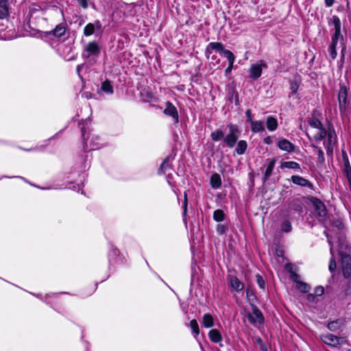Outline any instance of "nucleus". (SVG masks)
I'll list each match as a JSON object with an SVG mask.
<instances>
[{
  "label": "nucleus",
  "mask_w": 351,
  "mask_h": 351,
  "mask_svg": "<svg viewBox=\"0 0 351 351\" xmlns=\"http://www.w3.org/2000/svg\"><path fill=\"white\" fill-rule=\"evenodd\" d=\"M317 130L318 132L313 136L314 141L317 143L326 138V140L324 141V145L327 156L332 158L333 156L334 148L337 144V136L333 125L329 123L327 128L322 127Z\"/></svg>",
  "instance_id": "obj_1"
},
{
  "label": "nucleus",
  "mask_w": 351,
  "mask_h": 351,
  "mask_svg": "<svg viewBox=\"0 0 351 351\" xmlns=\"http://www.w3.org/2000/svg\"><path fill=\"white\" fill-rule=\"evenodd\" d=\"M80 125L81 126L84 149L95 150L101 147L103 143L101 137L95 134H90V136H89V134L86 136L84 126H82V123H80Z\"/></svg>",
  "instance_id": "obj_2"
},
{
  "label": "nucleus",
  "mask_w": 351,
  "mask_h": 351,
  "mask_svg": "<svg viewBox=\"0 0 351 351\" xmlns=\"http://www.w3.org/2000/svg\"><path fill=\"white\" fill-rule=\"evenodd\" d=\"M340 256V264L343 277L346 279L351 280V256L342 251L339 252Z\"/></svg>",
  "instance_id": "obj_3"
},
{
  "label": "nucleus",
  "mask_w": 351,
  "mask_h": 351,
  "mask_svg": "<svg viewBox=\"0 0 351 351\" xmlns=\"http://www.w3.org/2000/svg\"><path fill=\"white\" fill-rule=\"evenodd\" d=\"M330 24H332L334 26L335 33L332 36L331 39V44L330 47H337L338 41L341 36V23L339 18L334 15L330 19V21L329 22Z\"/></svg>",
  "instance_id": "obj_4"
},
{
  "label": "nucleus",
  "mask_w": 351,
  "mask_h": 351,
  "mask_svg": "<svg viewBox=\"0 0 351 351\" xmlns=\"http://www.w3.org/2000/svg\"><path fill=\"white\" fill-rule=\"evenodd\" d=\"M229 130L228 134L223 138V141L229 147H233L239 138V129L237 125H228Z\"/></svg>",
  "instance_id": "obj_5"
},
{
  "label": "nucleus",
  "mask_w": 351,
  "mask_h": 351,
  "mask_svg": "<svg viewBox=\"0 0 351 351\" xmlns=\"http://www.w3.org/2000/svg\"><path fill=\"white\" fill-rule=\"evenodd\" d=\"M311 202L314 207L315 213L319 220H324L327 215V210L324 204L317 197H311Z\"/></svg>",
  "instance_id": "obj_6"
},
{
  "label": "nucleus",
  "mask_w": 351,
  "mask_h": 351,
  "mask_svg": "<svg viewBox=\"0 0 351 351\" xmlns=\"http://www.w3.org/2000/svg\"><path fill=\"white\" fill-rule=\"evenodd\" d=\"M247 317L248 321L253 325L262 324L264 322V317L258 308L252 304V312L247 313Z\"/></svg>",
  "instance_id": "obj_7"
},
{
  "label": "nucleus",
  "mask_w": 351,
  "mask_h": 351,
  "mask_svg": "<svg viewBox=\"0 0 351 351\" xmlns=\"http://www.w3.org/2000/svg\"><path fill=\"white\" fill-rule=\"evenodd\" d=\"M348 88L346 86H341L338 93L339 107L341 113H344L348 107Z\"/></svg>",
  "instance_id": "obj_8"
},
{
  "label": "nucleus",
  "mask_w": 351,
  "mask_h": 351,
  "mask_svg": "<svg viewBox=\"0 0 351 351\" xmlns=\"http://www.w3.org/2000/svg\"><path fill=\"white\" fill-rule=\"evenodd\" d=\"M98 32L100 34L103 32L102 25L100 21L95 20L93 23H88L84 28V35L90 36L95 32Z\"/></svg>",
  "instance_id": "obj_9"
},
{
  "label": "nucleus",
  "mask_w": 351,
  "mask_h": 351,
  "mask_svg": "<svg viewBox=\"0 0 351 351\" xmlns=\"http://www.w3.org/2000/svg\"><path fill=\"white\" fill-rule=\"evenodd\" d=\"M291 208H289L288 209L282 210L280 212V215L285 217L280 223V230L286 233H289L292 230V226L289 219L291 215Z\"/></svg>",
  "instance_id": "obj_10"
},
{
  "label": "nucleus",
  "mask_w": 351,
  "mask_h": 351,
  "mask_svg": "<svg viewBox=\"0 0 351 351\" xmlns=\"http://www.w3.org/2000/svg\"><path fill=\"white\" fill-rule=\"evenodd\" d=\"M266 67L267 64L263 60H261L258 63L252 64L249 69L250 77L253 80H257L261 76L263 69Z\"/></svg>",
  "instance_id": "obj_11"
},
{
  "label": "nucleus",
  "mask_w": 351,
  "mask_h": 351,
  "mask_svg": "<svg viewBox=\"0 0 351 351\" xmlns=\"http://www.w3.org/2000/svg\"><path fill=\"white\" fill-rule=\"evenodd\" d=\"M347 324V320L345 317H339L335 320L330 321L327 323V328L332 332L342 331L343 328Z\"/></svg>",
  "instance_id": "obj_12"
},
{
  "label": "nucleus",
  "mask_w": 351,
  "mask_h": 351,
  "mask_svg": "<svg viewBox=\"0 0 351 351\" xmlns=\"http://www.w3.org/2000/svg\"><path fill=\"white\" fill-rule=\"evenodd\" d=\"M100 53V47L98 43L95 41L89 42L84 47L83 56H97Z\"/></svg>",
  "instance_id": "obj_13"
},
{
  "label": "nucleus",
  "mask_w": 351,
  "mask_h": 351,
  "mask_svg": "<svg viewBox=\"0 0 351 351\" xmlns=\"http://www.w3.org/2000/svg\"><path fill=\"white\" fill-rule=\"evenodd\" d=\"M320 339L325 344L332 348H337L339 345L340 338L330 333L321 335Z\"/></svg>",
  "instance_id": "obj_14"
},
{
  "label": "nucleus",
  "mask_w": 351,
  "mask_h": 351,
  "mask_svg": "<svg viewBox=\"0 0 351 351\" xmlns=\"http://www.w3.org/2000/svg\"><path fill=\"white\" fill-rule=\"evenodd\" d=\"M163 112L165 114L172 117L175 123H178L179 122L178 112L176 106L171 102H166L165 108Z\"/></svg>",
  "instance_id": "obj_15"
},
{
  "label": "nucleus",
  "mask_w": 351,
  "mask_h": 351,
  "mask_svg": "<svg viewBox=\"0 0 351 351\" xmlns=\"http://www.w3.org/2000/svg\"><path fill=\"white\" fill-rule=\"evenodd\" d=\"M277 146L280 150L287 153L294 152L295 147L294 144L286 138H280L277 142Z\"/></svg>",
  "instance_id": "obj_16"
},
{
  "label": "nucleus",
  "mask_w": 351,
  "mask_h": 351,
  "mask_svg": "<svg viewBox=\"0 0 351 351\" xmlns=\"http://www.w3.org/2000/svg\"><path fill=\"white\" fill-rule=\"evenodd\" d=\"M291 182L296 185L307 187L308 189H312L313 187V184L307 179L304 178L300 176H291Z\"/></svg>",
  "instance_id": "obj_17"
},
{
  "label": "nucleus",
  "mask_w": 351,
  "mask_h": 351,
  "mask_svg": "<svg viewBox=\"0 0 351 351\" xmlns=\"http://www.w3.org/2000/svg\"><path fill=\"white\" fill-rule=\"evenodd\" d=\"M228 280L231 288L239 292L244 288L243 284L239 280V278L234 276H228Z\"/></svg>",
  "instance_id": "obj_18"
},
{
  "label": "nucleus",
  "mask_w": 351,
  "mask_h": 351,
  "mask_svg": "<svg viewBox=\"0 0 351 351\" xmlns=\"http://www.w3.org/2000/svg\"><path fill=\"white\" fill-rule=\"evenodd\" d=\"M208 336L211 342L214 343H219L221 346H222L221 342L223 340V337L221 333L218 329H211L208 332Z\"/></svg>",
  "instance_id": "obj_19"
},
{
  "label": "nucleus",
  "mask_w": 351,
  "mask_h": 351,
  "mask_svg": "<svg viewBox=\"0 0 351 351\" xmlns=\"http://www.w3.org/2000/svg\"><path fill=\"white\" fill-rule=\"evenodd\" d=\"M224 49L223 45L221 43L212 42L206 47L205 53L208 56L211 53V50H215L221 55Z\"/></svg>",
  "instance_id": "obj_20"
},
{
  "label": "nucleus",
  "mask_w": 351,
  "mask_h": 351,
  "mask_svg": "<svg viewBox=\"0 0 351 351\" xmlns=\"http://www.w3.org/2000/svg\"><path fill=\"white\" fill-rule=\"evenodd\" d=\"M276 162V160L275 158L271 159L269 160V162L267 165L265 171L263 174V182H266L271 176L273 171L274 169V167Z\"/></svg>",
  "instance_id": "obj_21"
},
{
  "label": "nucleus",
  "mask_w": 351,
  "mask_h": 351,
  "mask_svg": "<svg viewBox=\"0 0 351 351\" xmlns=\"http://www.w3.org/2000/svg\"><path fill=\"white\" fill-rule=\"evenodd\" d=\"M9 15L8 0H0V19H4Z\"/></svg>",
  "instance_id": "obj_22"
},
{
  "label": "nucleus",
  "mask_w": 351,
  "mask_h": 351,
  "mask_svg": "<svg viewBox=\"0 0 351 351\" xmlns=\"http://www.w3.org/2000/svg\"><path fill=\"white\" fill-rule=\"evenodd\" d=\"M66 28V23H60L53 29L50 34L53 35L56 38H61L65 34Z\"/></svg>",
  "instance_id": "obj_23"
},
{
  "label": "nucleus",
  "mask_w": 351,
  "mask_h": 351,
  "mask_svg": "<svg viewBox=\"0 0 351 351\" xmlns=\"http://www.w3.org/2000/svg\"><path fill=\"white\" fill-rule=\"evenodd\" d=\"M250 127L252 132L254 133L263 132L265 131L264 122L261 121H252Z\"/></svg>",
  "instance_id": "obj_24"
},
{
  "label": "nucleus",
  "mask_w": 351,
  "mask_h": 351,
  "mask_svg": "<svg viewBox=\"0 0 351 351\" xmlns=\"http://www.w3.org/2000/svg\"><path fill=\"white\" fill-rule=\"evenodd\" d=\"M202 324L204 328H212L215 324L213 317L210 313H205L202 317Z\"/></svg>",
  "instance_id": "obj_25"
},
{
  "label": "nucleus",
  "mask_w": 351,
  "mask_h": 351,
  "mask_svg": "<svg viewBox=\"0 0 351 351\" xmlns=\"http://www.w3.org/2000/svg\"><path fill=\"white\" fill-rule=\"evenodd\" d=\"M266 125L268 130L272 132L277 129L278 124V121L275 117L269 116L267 119Z\"/></svg>",
  "instance_id": "obj_26"
},
{
  "label": "nucleus",
  "mask_w": 351,
  "mask_h": 351,
  "mask_svg": "<svg viewBox=\"0 0 351 351\" xmlns=\"http://www.w3.org/2000/svg\"><path fill=\"white\" fill-rule=\"evenodd\" d=\"M101 90L107 95H112L114 93L113 86L109 80H106L101 83Z\"/></svg>",
  "instance_id": "obj_27"
},
{
  "label": "nucleus",
  "mask_w": 351,
  "mask_h": 351,
  "mask_svg": "<svg viewBox=\"0 0 351 351\" xmlns=\"http://www.w3.org/2000/svg\"><path fill=\"white\" fill-rule=\"evenodd\" d=\"M173 158L171 156H168L165 158L162 163L160 165V167L158 169V173L162 174L165 173V171L169 168V162L172 161Z\"/></svg>",
  "instance_id": "obj_28"
},
{
  "label": "nucleus",
  "mask_w": 351,
  "mask_h": 351,
  "mask_svg": "<svg viewBox=\"0 0 351 351\" xmlns=\"http://www.w3.org/2000/svg\"><path fill=\"white\" fill-rule=\"evenodd\" d=\"M210 185L213 189H219L221 185V179L218 173H213L210 178Z\"/></svg>",
  "instance_id": "obj_29"
},
{
  "label": "nucleus",
  "mask_w": 351,
  "mask_h": 351,
  "mask_svg": "<svg viewBox=\"0 0 351 351\" xmlns=\"http://www.w3.org/2000/svg\"><path fill=\"white\" fill-rule=\"evenodd\" d=\"M280 167L283 169H300V165L299 163L295 161H285L280 163Z\"/></svg>",
  "instance_id": "obj_30"
},
{
  "label": "nucleus",
  "mask_w": 351,
  "mask_h": 351,
  "mask_svg": "<svg viewBox=\"0 0 351 351\" xmlns=\"http://www.w3.org/2000/svg\"><path fill=\"white\" fill-rule=\"evenodd\" d=\"M247 147V144L245 141L241 140L238 142L235 152L238 155H243Z\"/></svg>",
  "instance_id": "obj_31"
},
{
  "label": "nucleus",
  "mask_w": 351,
  "mask_h": 351,
  "mask_svg": "<svg viewBox=\"0 0 351 351\" xmlns=\"http://www.w3.org/2000/svg\"><path fill=\"white\" fill-rule=\"evenodd\" d=\"M309 125L312 128H316V129H319V128L324 127L321 121L319 119V118H317L316 117L315 112H314L313 117L309 120Z\"/></svg>",
  "instance_id": "obj_32"
},
{
  "label": "nucleus",
  "mask_w": 351,
  "mask_h": 351,
  "mask_svg": "<svg viewBox=\"0 0 351 351\" xmlns=\"http://www.w3.org/2000/svg\"><path fill=\"white\" fill-rule=\"evenodd\" d=\"M328 243L330 245V254H331V258L330 260L328 269H329V271L332 273V272L335 271V270L337 267V264L334 259L333 248H332V246L331 245L330 240H328Z\"/></svg>",
  "instance_id": "obj_33"
},
{
  "label": "nucleus",
  "mask_w": 351,
  "mask_h": 351,
  "mask_svg": "<svg viewBox=\"0 0 351 351\" xmlns=\"http://www.w3.org/2000/svg\"><path fill=\"white\" fill-rule=\"evenodd\" d=\"M312 147L317 150L318 162L323 164L325 162V157L322 147L315 144H312Z\"/></svg>",
  "instance_id": "obj_34"
},
{
  "label": "nucleus",
  "mask_w": 351,
  "mask_h": 351,
  "mask_svg": "<svg viewBox=\"0 0 351 351\" xmlns=\"http://www.w3.org/2000/svg\"><path fill=\"white\" fill-rule=\"evenodd\" d=\"M225 219L224 212L221 209H217L213 213V219L217 222L223 221Z\"/></svg>",
  "instance_id": "obj_35"
},
{
  "label": "nucleus",
  "mask_w": 351,
  "mask_h": 351,
  "mask_svg": "<svg viewBox=\"0 0 351 351\" xmlns=\"http://www.w3.org/2000/svg\"><path fill=\"white\" fill-rule=\"evenodd\" d=\"M221 55L228 59V63H230V64H234L235 56L232 52L225 49Z\"/></svg>",
  "instance_id": "obj_36"
},
{
  "label": "nucleus",
  "mask_w": 351,
  "mask_h": 351,
  "mask_svg": "<svg viewBox=\"0 0 351 351\" xmlns=\"http://www.w3.org/2000/svg\"><path fill=\"white\" fill-rule=\"evenodd\" d=\"M300 84V82L298 80H293L290 82L291 93L289 96L293 95L298 92Z\"/></svg>",
  "instance_id": "obj_37"
},
{
  "label": "nucleus",
  "mask_w": 351,
  "mask_h": 351,
  "mask_svg": "<svg viewBox=\"0 0 351 351\" xmlns=\"http://www.w3.org/2000/svg\"><path fill=\"white\" fill-rule=\"evenodd\" d=\"M210 136L213 141H219L223 138L224 134L222 130H217L211 133Z\"/></svg>",
  "instance_id": "obj_38"
},
{
  "label": "nucleus",
  "mask_w": 351,
  "mask_h": 351,
  "mask_svg": "<svg viewBox=\"0 0 351 351\" xmlns=\"http://www.w3.org/2000/svg\"><path fill=\"white\" fill-rule=\"evenodd\" d=\"M190 328L192 330V332L194 334V337L197 338V336L199 334V328L196 319H192L190 322Z\"/></svg>",
  "instance_id": "obj_39"
},
{
  "label": "nucleus",
  "mask_w": 351,
  "mask_h": 351,
  "mask_svg": "<svg viewBox=\"0 0 351 351\" xmlns=\"http://www.w3.org/2000/svg\"><path fill=\"white\" fill-rule=\"evenodd\" d=\"M296 289L302 293H308L311 289V287L306 282L301 281L296 285Z\"/></svg>",
  "instance_id": "obj_40"
},
{
  "label": "nucleus",
  "mask_w": 351,
  "mask_h": 351,
  "mask_svg": "<svg viewBox=\"0 0 351 351\" xmlns=\"http://www.w3.org/2000/svg\"><path fill=\"white\" fill-rule=\"evenodd\" d=\"M255 343L261 351H268L267 346L264 343L261 337L256 338Z\"/></svg>",
  "instance_id": "obj_41"
},
{
  "label": "nucleus",
  "mask_w": 351,
  "mask_h": 351,
  "mask_svg": "<svg viewBox=\"0 0 351 351\" xmlns=\"http://www.w3.org/2000/svg\"><path fill=\"white\" fill-rule=\"evenodd\" d=\"M184 203H183L182 207H183V217H184V219H185V217L186 216L187 206H188L187 193L186 191L184 192Z\"/></svg>",
  "instance_id": "obj_42"
},
{
  "label": "nucleus",
  "mask_w": 351,
  "mask_h": 351,
  "mask_svg": "<svg viewBox=\"0 0 351 351\" xmlns=\"http://www.w3.org/2000/svg\"><path fill=\"white\" fill-rule=\"evenodd\" d=\"M227 231V227L226 226L223 224H218L217 226V232L219 234H223Z\"/></svg>",
  "instance_id": "obj_43"
},
{
  "label": "nucleus",
  "mask_w": 351,
  "mask_h": 351,
  "mask_svg": "<svg viewBox=\"0 0 351 351\" xmlns=\"http://www.w3.org/2000/svg\"><path fill=\"white\" fill-rule=\"evenodd\" d=\"M328 52L332 60H335L337 58V53L336 47L329 46Z\"/></svg>",
  "instance_id": "obj_44"
},
{
  "label": "nucleus",
  "mask_w": 351,
  "mask_h": 351,
  "mask_svg": "<svg viewBox=\"0 0 351 351\" xmlns=\"http://www.w3.org/2000/svg\"><path fill=\"white\" fill-rule=\"evenodd\" d=\"M306 300L310 303H315L317 302V296L314 293H308L306 295Z\"/></svg>",
  "instance_id": "obj_45"
},
{
  "label": "nucleus",
  "mask_w": 351,
  "mask_h": 351,
  "mask_svg": "<svg viewBox=\"0 0 351 351\" xmlns=\"http://www.w3.org/2000/svg\"><path fill=\"white\" fill-rule=\"evenodd\" d=\"M324 289L322 286L317 287L315 289L314 294L316 296H321V295H322L324 294Z\"/></svg>",
  "instance_id": "obj_46"
},
{
  "label": "nucleus",
  "mask_w": 351,
  "mask_h": 351,
  "mask_svg": "<svg viewBox=\"0 0 351 351\" xmlns=\"http://www.w3.org/2000/svg\"><path fill=\"white\" fill-rule=\"evenodd\" d=\"M257 283L260 288L264 289L265 287V281L263 278L260 275H256Z\"/></svg>",
  "instance_id": "obj_47"
},
{
  "label": "nucleus",
  "mask_w": 351,
  "mask_h": 351,
  "mask_svg": "<svg viewBox=\"0 0 351 351\" xmlns=\"http://www.w3.org/2000/svg\"><path fill=\"white\" fill-rule=\"evenodd\" d=\"M291 279L296 283V285L301 282L300 275L295 273L291 274Z\"/></svg>",
  "instance_id": "obj_48"
},
{
  "label": "nucleus",
  "mask_w": 351,
  "mask_h": 351,
  "mask_svg": "<svg viewBox=\"0 0 351 351\" xmlns=\"http://www.w3.org/2000/svg\"><path fill=\"white\" fill-rule=\"evenodd\" d=\"M67 48L69 49L68 57L65 56L64 58H66V60H71L75 59V56H74V54H73V53L72 51L71 47H69Z\"/></svg>",
  "instance_id": "obj_49"
},
{
  "label": "nucleus",
  "mask_w": 351,
  "mask_h": 351,
  "mask_svg": "<svg viewBox=\"0 0 351 351\" xmlns=\"http://www.w3.org/2000/svg\"><path fill=\"white\" fill-rule=\"evenodd\" d=\"M78 2L84 9H86L88 7V0H78Z\"/></svg>",
  "instance_id": "obj_50"
},
{
  "label": "nucleus",
  "mask_w": 351,
  "mask_h": 351,
  "mask_svg": "<svg viewBox=\"0 0 351 351\" xmlns=\"http://www.w3.org/2000/svg\"><path fill=\"white\" fill-rule=\"evenodd\" d=\"M245 115L247 118V121L250 123L252 121H254L252 117V111L250 109H247L245 112Z\"/></svg>",
  "instance_id": "obj_51"
},
{
  "label": "nucleus",
  "mask_w": 351,
  "mask_h": 351,
  "mask_svg": "<svg viewBox=\"0 0 351 351\" xmlns=\"http://www.w3.org/2000/svg\"><path fill=\"white\" fill-rule=\"evenodd\" d=\"M34 295L35 296H36L37 298H38L39 299H40L41 300L47 303H49V301L48 300L49 296L48 295H46L44 298H43L41 295H35V294H34Z\"/></svg>",
  "instance_id": "obj_52"
},
{
  "label": "nucleus",
  "mask_w": 351,
  "mask_h": 351,
  "mask_svg": "<svg viewBox=\"0 0 351 351\" xmlns=\"http://www.w3.org/2000/svg\"><path fill=\"white\" fill-rule=\"evenodd\" d=\"M232 67H233V64H230V63H228V66L226 69L225 70V75L227 76L229 73H231L232 71Z\"/></svg>",
  "instance_id": "obj_53"
},
{
  "label": "nucleus",
  "mask_w": 351,
  "mask_h": 351,
  "mask_svg": "<svg viewBox=\"0 0 351 351\" xmlns=\"http://www.w3.org/2000/svg\"><path fill=\"white\" fill-rule=\"evenodd\" d=\"M324 3L326 7L329 8L331 7L334 3L335 0H324Z\"/></svg>",
  "instance_id": "obj_54"
},
{
  "label": "nucleus",
  "mask_w": 351,
  "mask_h": 351,
  "mask_svg": "<svg viewBox=\"0 0 351 351\" xmlns=\"http://www.w3.org/2000/svg\"><path fill=\"white\" fill-rule=\"evenodd\" d=\"M264 143L267 145H270L272 143L271 138L270 136H267L263 140Z\"/></svg>",
  "instance_id": "obj_55"
},
{
  "label": "nucleus",
  "mask_w": 351,
  "mask_h": 351,
  "mask_svg": "<svg viewBox=\"0 0 351 351\" xmlns=\"http://www.w3.org/2000/svg\"><path fill=\"white\" fill-rule=\"evenodd\" d=\"M342 154H343L344 161L346 160V162H348V156H347L346 152L342 150Z\"/></svg>",
  "instance_id": "obj_56"
},
{
  "label": "nucleus",
  "mask_w": 351,
  "mask_h": 351,
  "mask_svg": "<svg viewBox=\"0 0 351 351\" xmlns=\"http://www.w3.org/2000/svg\"><path fill=\"white\" fill-rule=\"evenodd\" d=\"M342 154H343L344 161L346 160V162H348V156H347L346 152L342 150Z\"/></svg>",
  "instance_id": "obj_57"
},
{
  "label": "nucleus",
  "mask_w": 351,
  "mask_h": 351,
  "mask_svg": "<svg viewBox=\"0 0 351 351\" xmlns=\"http://www.w3.org/2000/svg\"><path fill=\"white\" fill-rule=\"evenodd\" d=\"M294 210L298 212H301L302 210V207L300 205H296L295 208H294Z\"/></svg>",
  "instance_id": "obj_58"
},
{
  "label": "nucleus",
  "mask_w": 351,
  "mask_h": 351,
  "mask_svg": "<svg viewBox=\"0 0 351 351\" xmlns=\"http://www.w3.org/2000/svg\"><path fill=\"white\" fill-rule=\"evenodd\" d=\"M117 252H118V250L117 249H112L110 252V255L111 254H113V255H117Z\"/></svg>",
  "instance_id": "obj_59"
},
{
  "label": "nucleus",
  "mask_w": 351,
  "mask_h": 351,
  "mask_svg": "<svg viewBox=\"0 0 351 351\" xmlns=\"http://www.w3.org/2000/svg\"><path fill=\"white\" fill-rule=\"evenodd\" d=\"M346 50V47L343 46L341 49V58L343 59L344 58V51Z\"/></svg>",
  "instance_id": "obj_60"
},
{
  "label": "nucleus",
  "mask_w": 351,
  "mask_h": 351,
  "mask_svg": "<svg viewBox=\"0 0 351 351\" xmlns=\"http://www.w3.org/2000/svg\"><path fill=\"white\" fill-rule=\"evenodd\" d=\"M82 67V65H77V72L79 75H80V72Z\"/></svg>",
  "instance_id": "obj_61"
},
{
  "label": "nucleus",
  "mask_w": 351,
  "mask_h": 351,
  "mask_svg": "<svg viewBox=\"0 0 351 351\" xmlns=\"http://www.w3.org/2000/svg\"><path fill=\"white\" fill-rule=\"evenodd\" d=\"M36 149H40V147H36V148H32V149H28L27 151H33V150H36Z\"/></svg>",
  "instance_id": "obj_62"
},
{
  "label": "nucleus",
  "mask_w": 351,
  "mask_h": 351,
  "mask_svg": "<svg viewBox=\"0 0 351 351\" xmlns=\"http://www.w3.org/2000/svg\"><path fill=\"white\" fill-rule=\"evenodd\" d=\"M250 294V291L247 289V295H248Z\"/></svg>",
  "instance_id": "obj_63"
},
{
  "label": "nucleus",
  "mask_w": 351,
  "mask_h": 351,
  "mask_svg": "<svg viewBox=\"0 0 351 351\" xmlns=\"http://www.w3.org/2000/svg\"><path fill=\"white\" fill-rule=\"evenodd\" d=\"M88 121L87 119H86V120L84 121V122H85L86 123H88Z\"/></svg>",
  "instance_id": "obj_64"
}]
</instances>
